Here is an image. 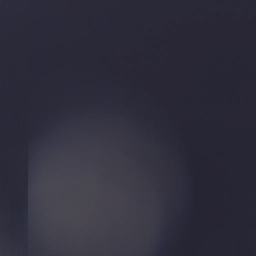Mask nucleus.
Instances as JSON below:
<instances>
[{
    "label": "nucleus",
    "mask_w": 256,
    "mask_h": 256,
    "mask_svg": "<svg viewBox=\"0 0 256 256\" xmlns=\"http://www.w3.org/2000/svg\"><path fill=\"white\" fill-rule=\"evenodd\" d=\"M18 248V219H17V249Z\"/></svg>",
    "instance_id": "obj_3"
},
{
    "label": "nucleus",
    "mask_w": 256,
    "mask_h": 256,
    "mask_svg": "<svg viewBox=\"0 0 256 256\" xmlns=\"http://www.w3.org/2000/svg\"><path fill=\"white\" fill-rule=\"evenodd\" d=\"M24 210H26L28 208V202H27V192H26L24 193Z\"/></svg>",
    "instance_id": "obj_2"
},
{
    "label": "nucleus",
    "mask_w": 256,
    "mask_h": 256,
    "mask_svg": "<svg viewBox=\"0 0 256 256\" xmlns=\"http://www.w3.org/2000/svg\"><path fill=\"white\" fill-rule=\"evenodd\" d=\"M12 256H16V220H12Z\"/></svg>",
    "instance_id": "obj_1"
}]
</instances>
